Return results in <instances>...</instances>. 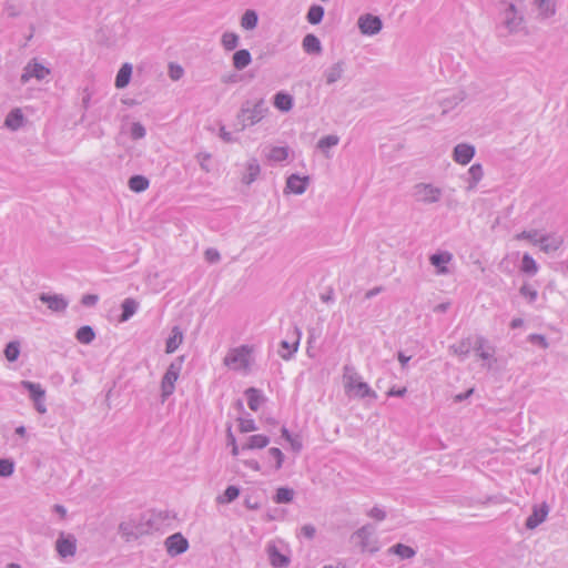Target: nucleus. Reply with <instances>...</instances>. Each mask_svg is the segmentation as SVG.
I'll return each instance as SVG.
<instances>
[{
    "label": "nucleus",
    "mask_w": 568,
    "mask_h": 568,
    "mask_svg": "<svg viewBox=\"0 0 568 568\" xmlns=\"http://www.w3.org/2000/svg\"><path fill=\"white\" fill-rule=\"evenodd\" d=\"M324 8L320 4H313L310 7L306 19L311 24H318L324 17Z\"/></svg>",
    "instance_id": "obj_37"
},
{
    "label": "nucleus",
    "mask_w": 568,
    "mask_h": 568,
    "mask_svg": "<svg viewBox=\"0 0 568 568\" xmlns=\"http://www.w3.org/2000/svg\"><path fill=\"white\" fill-rule=\"evenodd\" d=\"M468 186L467 190L471 191L476 189L477 184L484 176V170L481 164L475 163L468 169Z\"/></svg>",
    "instance_id": "obj_28"
},
{
    "label": "nucleus",
    "mask_w": 568,
    "mask_h": 568,
    "mask_svg": "<svg viewBox=\"0 0 568 568\" xmlns=\"http://www.w3.org/2000/svg\"><path fill=\"white\" fill-rule=\"evenodd\" d=\"M239 428L241 433H250L257 429L254 419L252 418H239Z\"/></svg>",
    "instance_id": "obj_50"
},
{
    "label": "nucleus",
    "mask_w": 568,
    "mask_h": 568,
    "mask_svg": "<svg viewBox=\"0 0 568 568\" xmlns=\"http://www.w3.org/2000/svg\"><path fill=\"white\" fill-rule=\"evenodd\" d=\"M270 562L275 568H286L290 565L287 556L280 552L276 547H270L268 549Z\"/></svg>",
    "instance_id": "obj_27"
},
{
    "label": "nucleus",
    "mask_w": 568,
    "mask_h": 568,
    "mask_svg": "<svg viewBox=\"0 0 568 568\" xmlns=\"http://www.w3.org/2000/svg\"><path fill=\"white\" fill-rule=\"evenodd\" d=\"M226 437H227V445H230L232 447V455L233 456L239 455V446H237L236 439L232 433L231 425L227 427Z\"/></svg>",
    "instance_id": "obj_56"
},
{
    "label": "nucleus",
    "mask_w": 568,
    "mask_h": 568,
    "mask_svg": "<svg viewBox=\"0 0 568 568\" xmlns=\"http://www.w3.org/2000/svg\"><path fill=\"white\" fill-rule=\"evenodd\" d=\"M288 156V149L284 146H274L271 149L268 158L275 162L285 161Z\"/></svg>",
    "instance_id": "obj_46"
},
{
    "label": "nucleus",
    "mask_w": 568,
    "mask_h": 568,
    "mask_svg": "<svg viewBox=\"0 0 568 568\" xmlns=\"http://www.w3.org/2000/svg\"><path fill=\"white\" fill-rule=\"evenodd\" d=\"M239 495L240 488L231 485L224 490L223 495L217 496L216 501L222 505L230 504L234 501L239 497Z\"/></svg>",
    "instance_id": "obj_40"
},
{
    "label": "nucleus",
    "mask_w": 568,
    "mask_h": 568,
    "mask_svg": "<svg viewBox=\"0 0 568 568\" xmlns=\"http://www.w3.org/2000/svg\"><path fill=\"white\" fill-rule=\"evenodd\" d=\"M139 302L134 298H125L121 304L122 313L119 317L120 323L129 321L138 311Z\"/></svg>",
    "instance_id": "obj_19"
},
{
    "label": "nucleus",
    "mask_w": 568,
    "mask_h": 568,
    "mask_svg": "<svg viewBox=\"0 0 568 568\" xmlns=\"http://www.w3.org/2000/svg\"><path fill=\"white\" fill-rule=\"evenodd\" d=\"M564 239L557 234H545L540 236L539 247L544 253H554L560 248Z\"/></svg>",
    "instance_id": "obj_14"
},
{
    "label": "nucleus",
    "mask_w": 568,
    "mask_h": 568,
    "mask_svg": "<svg viewBox=\"0 0 568 568\" xmlns=\"http://www.w3.org/2000/svg\"><path fill=\"white\" fill-rule=\"evenodd\" d=\"M55 550L60 557H72L77 552V538L72 534L61 531L55 541Z\"/></svg>",
    "instance_id": "obj_7"
},
{
    "label": "nucleus",
    "mask_w": 568,
    "mask_h": 568,
    "mask_svg": "<svg viewBox=\"0 0 568 568\" xmlns=\"http://www.w3.org/2000/svg\"><path fill=\"white\" fill-rule=\"evenodd\" d=\"M273 103H274V106L276 109H278L280 111L288 112L293 108L294 100H293V97L291 94H288V93L277 92L274 95Z\"/></svg>",
    "instance_id": "obj_25"
},
{
    "label": "nucleus",
    "mask_w": 568,
    "mask_h": 568,
    "mask_svg": "<svg viewBox=\"0 0 568 568\" xmlns=\"http://www.w3.org/2000/svg\"><path fill=\"white\" fill-rule=\"evenodd\" d=\"M442 189L432 183H417L413 187V195L417 202L423 204L437 203L442 197Z\"/></svg>",
    "instance_id": "obj_4"
},
{
    "label": "nucleus",
    "mask_w": 568,
    "mask_h": 568,
    "mask_svg": "<svg viewBox=\"0 0 568 568\" xmlns=\"http://www.w3.org/2000/svg\"><path fill=\"white\" fill-rule=\"evenodd\" d=\"M132 69L133 68L131 63L126 62L122 64L115 77V88L123 89L130 83Z\"/></svg>",
    "instance_id": "obj_24"
},
{
    "label": "nucleus",
    "mask_w": 568,
    "mask_h": 568,
    "mask_svg": "<svg viewBox=\"0 0 568 568\" xmlns=\"http://www.w3.org/2000/svg\"><path fill=\"white\" fill-rule=\"evenodd\" d=\"M268 455L275 459V469H281L284 463V454L282 450L277 447H272L268 449Z\"/></svg>",
    "instance_id": "obj_51"
},
{
    "label": "nucleus",
    "mask_w": 568,
    "mask_h": 568,
    "mask_svg": "<svg viewBox=\"0 0 568 568\" xmlns=\"http://www.w3.org/2000/svg\"><path fill=\"white\" fill-rule=\"evenodd\" d=\"M39 300L42 303L47 304L48 308H50L53 312H58V313L64 312L69 304L68 301L62 295H59V294L50 295V294L42 293L39 296Z\"/></svg>",
    "instance_id": "obj_13"
},
{
    "label": "nucleus",
    "mask_w": 568,
    "mask_h": 568,
    "mask_svg": "<svg viewBox=\"0 0 568 568\" xmlns=\"http://www.w3.org/2000/svg\"><path fill=\"white\" fill-rule=\"evenodd\" d=\"M267 112L268 108L263 99H258L255 102L246 101L242 104L237 114L241 130L258 123Z\"/></svg>",
    "instance_id": "obj_1"
},
{
    "label": "nucleus",
    "mask_w": 568,
    "mask_h": 568,
    "mask_svg": "<svg viewBox=\"0 0 568 568\" xmlns=\"http://www.w3.org/2000/svg\"><path fill=\"white\" fill-rule=\"evenodd\" d=\"M475 155V148L467 143H459L454 148L453 159L455 162L466 165Z\"/></svg>",
    "instance_id": "obj_12"
},
{
    "label": "nucleus",
    "mask_w": 568,
    "mask_h": 568,
    "mask_svg": "<svg viewBox=\"0 0 568 568\" xmlns=\"http://www.w3.org/2000/svg\"><path fill=\"white\" fill-rule=\"evenodd\" d=\"M245 395L247 397V405H248L250 409L256 412L264 400L260 390H257L254 387H250L248 389H246Z\"/></svg>",
    "instance_id": "obj_33"
},
{
    "label": "nucleus",
    "mask_w": 568,
    "mask_h": 568,
    "mask_svg": "<svg viewBox=\"0 0 568 568\" xmlns=\"http://www.w3.org/2000/svg\"><path fill=\"white\" fill-rule=\"evenodd\" d=\"M345 389L346 392H353L355 396L359 398L373 397L376 398V393L365 382H362L357 373L353 368L344 367Z\"/></svg>",
    "instance_id": "obj_2"
},
{
    "label": "nucleus",
    "mask_w": 568,
    "mask_h": 568,
    "mask_svg": "<svg viewBox=\"0 0 568 568\" xmlns=\"http://www.w3.org/2000/svg\"><path fill=\"white\" fill-rule=\"evenodd\" d=\"M315 532H316V529L313 525L311 524H307V525H304L302 528H301V534L306 537L307 539H312L314 538L315 536Z\"/></svg>",
    "instance_id": "obj_61"
},
{
    "label": "nucleus",
    "mask_w": 568,
    "mask_h": 568,
    "mask_svg": "<svg viewBox=\"0 0 568 568\" xmlns=\"http://www.w3.org/2000/svg\"><path fill=\"white\" fill-rule=\"evenodd\" d=\"M131 136L134 140H139L142 138V124L140 122H134L132 124Z\"/></svg>",
    "instance_id": "obj_63"
},
{
    "label": "nucleus",
    "mask_w": 568,
    "mask_h": 568,
    "mask_svg": "<svg viewBox=\"0 0 568 568\" xmlns=\"http://www.w3.org/2000/svg\"><path fill=\"white\" fill-rule=\"evenodd\" d=\"M258 22V16L254 10H246L241 18V27L245 30H253Z\"/></svg>",
    "instance_id": "obj_36"
},
{
    "label": "nucleus",
    "mask_w": 568,
    "mask_h": 568,
    "mask_svg": "<svg viewBox=\"0 0 568 568\" xmlns=\"http://www.w3.org/2000/svg\"><path fill=\"white\" fill-rule=\"evenodd\" d=\"M184 74V70L181 65L175 63H170L169 65V75L173 81L180 80Z\"/></svg>",
    "instance_id": "obj_53"
},
{
    "label": "nucleus",
    "mask_w": 568,
    "mask_h": 568,
    "mask_svg": "<svg viewBox=\"0 0 568 568\" xmlns=\"http://www.w3.org/2000/svg\"><path fill=\"white\" fill-rule=\"evenodd\" d=\"M179 375L166 369L162 382H161V389H162V397L163 399L168 398L170 395L173 394L175 389V382L178 381Z\"/></svg>",
    "instance_id": "obj_18"
},
{
    "label": "nucleus",
    "mask_w": 568,
    "mask_h": 568,
    "mask_svg": "<svg viewBox=\"0 0 568 568\" xmlns=\"http://www.w3.org/2000/svg\"><path fill=\"white\" fill-rule=\"evenodd\" d=\"M205 260L209 263H217L221 260V255L216 248L210 247L204 253Z\"/></svg>",
    "instance_id": "obj_58"
},
{
    "label": "nucleus",
    "mask_w": 568,
    "mask_h": 568,
    "mask_svg": "<svg viewBox=\"0 0 568 568\" xmlns=\"http://www.w3.org/2000/svg\"><path fill=\"white\" fill-rule=\"evenodd\" d=\"M549 513V507L546 503H542L541 505H535L532 507L531 515L526 519V528L527 529H535L538 527L541 523L545 521L547 518V515Z\"/></svg>",
    "instance_id": "obj_11"
},
{
    "label": "nucleus",
    "mask_w": 568,
    "mask_h": 568,
    "mask_svg": "<svg viewBox=\"0 0 568 568\" xmlns=\"http://www.w3.org/2000/svg\"><path fill=\"white\" fill-rule=\"evenodd\" d=\"M50 74H51V70L49 68H47L43 64H41L40 62H38L37 59H32L23 68V72L21 74L20 81L22 84H26L32 78L41 81Z\"/></svg>",
    "instance_id": "obj_6"
},
{
    "label": "nucleus",
    "mask_w": 568,
    "mask_h": 568,
    "mask_svg": "<svg viewBox=\"0 0 568 568\" xmlns=\"http://www.w3.org/2000/svg\"><path fill=\"white\" fill-rule=\"evenodd\" d=\"M477 356L484 361L491 359L495 354V348L491 346L484 336H477L473 345Z\"/></svg>",
    "instance_id": "obj_15"
},
{
    "label": "nucleus",
    "mask_w": 568,
    "mask_h": 568,
    "mask_svg": "<svg viewBox=\"0 0 568 568\" xmlns=\"http://www.w3.org/2000/svg\"><path fill=\"white\" fill-rule=\"evenodd\" d=\"M164 545L169 556L171 557L182 555L189 549V541L181 532H175L169 536L165 539Z\"/></svg>",
    "instance_id": "obj_9"
},
{
    "label": "nucleus",
    "mask_w": 568,
    "mask_h": 568,
    "mask_svg": "<svg viewBox=\"0 0 568 568\" xmlns=\"http://www.w3.org/2000/svg\"><path fill=\"white\" fill-rule=\"evenodd\" d=\"M75 338L81 344H90L95 338V332L90 325L81 326L77 333Z\"/></svg>",
    "instance_id": "obj_34"
},
{
    "label": "nucleus",
    "mask_w": 568,
    "mask_h": 568,
    "mask_svg": "<svg viewBox=\"0 0 568 568\" xmlns=\"http://www.w3.org/2000/svg\"><path fill=\"white\" fill-rule=\"evenodd\" d=\"M519 293L523 297H525L528 303H534L537 297H538V292L537 290H535L531 285L529 284H524L520 290H519Z\"/></svg>",
    "instance_id": "obj_48"
},
{
    "label": "nucleus",
    "mask_w": 568,
    "mask_h": 568,
    "mask_svg": "<svg viewBox=\"0 0 568 568\" xmlns=\"http://www.w3.org/2000/svg\"><path fill=\"white\" fill-rule=\"evenodd\" d=\"M390 555H396L400 559H410L416 555V551L410 546L404 545V544H396L388 548L387 550Z\"/></svg>",
    "instance_id": "obj_29"
},
{
    "label": "nucleus",
    "mask_w": 568,
    "mask_h": 568,
    "mask_svg": "<svg viewBox=\"0 0 568 568\" xmlns=\"http://www.w3.org/2000/svg\"><path fill=\"white\" fill-rule=\"evenodd\" d=\"M270 438L265 435H252L248 437L247 443L242 446V449H261L268 445Z\"/></svg>",
    "instance_id": "obj_30"
},
{
    "label": "nucleus",
    "mask_w": 568,
    "mask_h": 568,
    "mask_svg": "<svg viewBox=\"0 0 568 568\" xmlns=\"http://www.w3.org/2000/svg\"><path fill=\"white\" fill-rule=\"evenodd\" d=\"M520 270L529 275H534L538 271V265L536 261L530 256L528 253H525L521 258V266Z\"/></svg>",
    "instance_id": "obj_43"
},
{
    "label": "nucleus",
    "mask_w": 568,
    "mask_h": 568,
    "mask_svg": "<svg viewBox=\"0 0 568 568\" xmlns=\"http://www.w3.org/2000/svg\"><path fill=\"white\" fill-rule=\"evenodd\" d=\"M453 255L449 252H439L432 254L429 257L430 264L438 268V273H447L446 264L452 261Z\"/></svg>",
    "instance_id": "obj_23"
},
{
    "label": "nucleus",
    "mask_w": 568,
    "mask_h": 568,
    "mask_svg": "<svg viewBox=\"0 0 568 568\" xmlns=\"http://www.w3.org/2000/svg\"><path fill=\"white\" fill-rule=\"evenodd\" d=\"M23 114L20 109H14L9 112L4 120V125L13 131L22 126Z\"/></svg>",
    "instance_id": "obj_31"
},
{
    "label": "nucleus",
    "mask_w": 568,
    "mask_h": 568,
    "mask_svg": "<svg viewBox=\"0 0 568 568\" xmlns=\"http://www.w3.org/2000/svg\"><path fill=\"white\" fill-rule=\"evenodd\" d=\"M293 335L294 341L292 343H290L288 341H282L280 343L278 354L284 361H290L298 349L302 334L297 326L294 327Z\"/></svg>",
    "instance_id": "obj_10"
},
{
    "label": "nucleus",
    "mask_w": 568,
    "mask_h": 568,
    "mask_svg": "<svg viewBox=\"0 0 568 568\" xmlns=\"http://www.w3.org/2000/svg\"><path fill=\"white\" fill-rule=\"evenodd\" d=\"M252 62V55L247 49H241L234 52L232 57L233 67L236 70H243Z\"/></svg>",
    "instance_id": "obj_21"
},
{
    "label": "nucleus",
    "mask_w": 568,
    "mask_h": 568,
    "mask_svg": "<svg viewBox=\"0 0 568 568\" xmlns=\"http://www.w3.org/2000/svg\"><path fill=\"white\" fill-rule=\"evenodd\" d=\"M374 532L371 525H365L355 531V535L361 539V547L363 550L368 548L369 537Z\"/></svg>",
    "instance_id": "obj_42"
},
{
    "label": "nucleus",
    "mask_w": 568,
    "mask_h": 568,
    "mask_svg": "<svg viewBox=\"0 0 568 568\" xmlns=\"http://www.w3.org/2000/svg\"><path fill=\"white\" fill-rule=\"evenodd\" d=\"M14 463L11 459H0V477H9L13 474Z\"/></svg>",
    "instance_id": "obj_49"
},
{
    "label": "nucleus",
    "mask_w": 568,
    "mask_h": 568,
    "mask_svg": "<svg viewBox=\"0 0 568 568\" xmlns=\"http://www.w3.org/2000/svg\"><path fill=\"white\" fill-rule=\"evenodd\" d=\"M338 142L339 138L337 135L329 134L320 139V141L317 142V149H320L326 156H328L327 150L333 146H336Z\"/></svg>",
    "instance_id": "obj_41"
},
{
    "label": "nucleus",
    "mask_w": 568,
    "mask_h": 568,
    "mask_svg": "<svg viewBox=\"0 0 568 568\" xmlns=\"http://www.w3.org/2000/svg\"><path fill=\"white\" fill-rule=\"evenodd\" d=\"M516 240H527L532 245H539L540 236L538 235L537 230H530V231H523L518 233L516 236Z\"/></svg>",
    "instance_id": "obj_47"
},
{
    "label": "nucleus",
    "mask_w": 568,
    "mask_h": 568,
    "mask_svg": "<svg viewBox=\"0 0 568 568\" xmlns=\"http://www.w3.org/2000/svg\"><path fill=\"white\" fill-rule=\"evenodd\" d=\"M129 186L133 192L140 193L142 192V174L133 175L129 180Z\"/></svg>",
    "instance_id": "obj_55"
},
{
    "label": "nucleus",
    "mask_w": 568,
    "mask_h": 568,
    "mask_svg": "<svg viewBox=\"0 0 568 568\" xmlns=\"http://www.w3.org/2000/svg\"><path fill=\"white\" fill-rule=\"evenodd\" d=\"M120 532L122 534L126 541H131L132 539L138 538V535L133 532L132 525L128 523H122L120 525Z\"/></svg>",
    "instance_id": "obj_52"
},
{
    "label": "nucleus",
    "mask_w": 568,
    "mask_h": 568,
    "mask_svg": "<svg viewBox=\"0 0 568 568\" xmlns=\"http://www.w3.org/2000/svg\"><path fill=\"white\" fill-rule=\"evenodd\" d=\"M466 98L465 92L459 91L452 97L445 98L440 101V105L443 108V114H446L449 110H453L456 105L463 102Z\"/></svg>",
    "instance_id": "obj_32"
},
{
    "label": "nucleus",
    "mask_w": 568,
    "mask_h": 568,
    "mask_svg": "<svg viewBox=\"0 0 568 568\" xmlns=\"http://www.w3.org/2000/svg\"><path fill=\"white\" fill-rule=\"evenodd\" d=\"M528 341L532 344L539 345L541 348L548 347V342L544 335L540 334H530L528 336Z\"/></svg>",
    "instance_id": "obj_57"
},
{
    "label": "nucleus",
    "mask_w": 568,
    "mask_h": 568,
    "mask_svg": "<svg viewBox=\"0 0 568 568\" xmlns=\"http://www.w3.org/2000/svg\"><path fill=\"white\" fill-rule=\"evenodd\" d=\"M536 2L546 16H551L555 13L554 8H550V4L547 0H536Z\"/></svg>",
    "instance_id": "obj_62"
},
{
    "label": "nucleus",
    "mask_w": 568,
    "mask_h": 568,
    "mask_svg": "<svg viewBox=\"0 0 568 568\" xmlns=\"http://www.w3.org/2000/svg\"><path fill=\"white\" fill-rule=\"evenodd\" d=\"M357 26L363 34L375 36L382 30L383 22L379 17L365 13L358 18Z\"/></svg>",
    "instance_id": "obj_8"
},
{
    "label": "nucleus",
    "mask_w": 568,
    "mask_h": 568,
    "mask_svg": "<svg viewBox=\"0 0 568 568\" xmlns=\"http://www.w3.org/2000/svg\"><path fill=\"white\" fill-rule=\"evenodd\" d=\"M345 72V62L338 61L334 63L332 67L327 68L324 72L326 84H333L342 79Z\"/></svg>",
    "instance_id": "obj_17"
},
{
    "label": "nucleus",
    "mask_w": 568,
    "mask_h": 568,
    "mask_svg": "<svg viewBox=\"0 0 568 568\" xmlns=\"http://www.w3.org/2000/svg\"><path fill=\"white\" fill-rule=\"evenodd\" d=\"M240 42V38L236 33L226 31L222 34L221 43L226 51L234 50Z\"/></svg>",
    "instance_id": "obj_39"
},
{
    "label": "nucleus",
    "mask_w": 568,
    "mask_h": 568,
    "mask_svg": "<svg viewBox=\"0 0 568 568\" xmlns=\"http://www.w3.org/2000/svg\"><path fill=\"white\" fill-rule=\"evenodd\" d=\"M98 301H99V296L95 294H85L81 298L82 305L88 306V307L94 306L98 303Z\"/></svg>",
    "instance_id": "obj_60"
},
{
    "label": "nucleus",
    "mask_w": 568,
    "mask_h": 568,
    "mask_svg": "<svg viewBox=\"0 0 568 568\" xmlns=\"http://www.w3.org/2000/svg\"><path fill=\"white\" fill-rule=\"evenodd\" d=\"M44 399H45V397H39V398H36V399L32 400L33 404H34V408L40 414L47 413V407H45V404H44Z\"/></svg>",
    "instance_id": "obj_64"
},
{
    "label": "nucleus",
    "mask_w": 568,
    "mask_h": 568,
    "mask_svg": "<svg viewBox=\"0 0 568 568\" xmlns=\"http://www.w3.org/2000/svg\"><path fill=\"white\" fill-rule=\"evenodd\" d=\"M367 516L377 521H382L386 518L387 515L383 508L375 506L367 513Z\"/></svg>",
    "instance_id": "obj_54"
},
{
    "label": "nucleus",
    "mask_w": 568,
    "mask_h": 568,
    "mask_svg": "<svg viewBox=\"0 0 568 568\" xmlns=\"http://www.w3.org/2000/svg\"><path fill=\"white\" fill-rule=\"evenodd\" d=\"M294 498V490L288 487H280L276 489V494L273 497V500L276 504H288Z\"/></svg>",
    "instance_id": "obj_38"
},
{
    "label": "nucleus",
    "mask_w": 568,
    "mask_h": 568,
    "mask_svg": "<svg viewBox=\"0 0 568 568\" xmlns=\"http://www.w3.org/2000/svg\"><path fill=\"white\" fill-rule=\"evenodd\" d=\"M310 178H301L297 174H291L286 180V190L294 194H303L308 185Z\"/></svg>",
    "instance_id": "obj_16"
},
{
    "label": "nucleus",
    "mask_w": 568,
    "mask_h": 568,
    "mask_svg": "<svg viewBox=\"0 0 568 568\" xmlns=\"http://www.w3.org/2000/svg\"><path fill=\"white\" fill-rule=\"evenodd\" d=\"M261 172L260 163L256 159H251L246 164V171L243 174L242 182L246 185L253 183Z\"/></svg>",
    "instance_id": "obj_22"
},
{
    "label": "nucleus",
    "mask_w": 568,
    "mask_h": 568,
    "mask_svg": "<svg viewBox=\"0 0 568 568\" xmlns=\"http://www.w3.org/2000/svg\"><path fill=\"white\" fill-rule=\"evenodd\" d=\"M251 348L247 345L231 349L224 357V364L232 369H247Z\"/></svg>",
    "instance_id": "obj_3"
},
{
    "label": "nucleus",
    "mask_w": 568,
    "mask_h": 568,
    "mask_svg": "<svg viewBox=\"0 0 568 568\" xmlns=\"http://www.w3.org/2000/svg\"><path fill=\"white\" fill-rule=\"evenodd\" d=\"M21 386L29 392L30 398L33 400L39 397H45V390L39 383L22 381Z\"/></svg>",
    "instance_id": "obj_35"
},
{
    "label": "nucleus",
    "mask_w": 568,
    "mask_h": 568,
    "mask_svg": "<svg viewBox=\"0 0 568 568\" xmlns=\"http://www.w3.org/2000/svg\"><path fill=\"white\" fill-rule=\"evenodd\" d=\"M184 362V356L176 357L168 367L169 371L178 374L180 376L182 366Z\"/></svg>",
    "instance_id": "obj_59"
},
{
    "label": "nucleus",
    "mask_w": 568,
    "mask_h": 568,
    "mask_svg": "<svg viewBox=\"0 0 568 568\" xmlns=\"http://www.w3.org/2000/svg\"><path fill=\"white\" fill-rule=\"evenodd\" d=\"M503 24L509 33H517L524 29V17L514 3H508L503 11Z\"/></svg>",
    "instance_id": "obj_5"
},
{
    "label": "nucleus",
    "mask_w": 568,
    "mask_h": 568,
    "mask_svg": "<svg viewBox=\"0 0 568 568\" xmlns=\"http://www.w3.org/2000/svg\"><path fill=\"white\" fill-rule=\"evenodd\" d=\"M302 47L303 50L308 54H320L322 52L321 41L313 33H308L304 37L302 41Z\"/></svg>",
    "instance_id": "obj_20"
},
{
    "label": "nucleus",
    "mask_w": 568,
    "mask_h": 568,
    "mask_svg": "<svg viewBox=\"0 0 568 568\" xmlns=\"http://www.w3.org/2000/svg\"><path fill=\"white\" fill-rule=\"evenodd\" d=\"M471 347H473V344H471L470 339L466 338V339H463L459 344L453 345L450 347V349L455 354L462 356V358H465L469 354Z\"/></svg>",
    "instance_id": "obj_45"
},
{
    "label": "nucleus",
    "mask_w": 568,
    "mask_h": 568,
    "mask_svg": "<svg viewBox=\"0 0 568 568\" xmlns=\"http://www.w3.org/2000/svg\"><path fill=\"white\" fill-rule=\"evenodd\" d=\"M20 354V344L17 341L10 342L4 348L6 358L9 362H16Z\"/></svg>",
    "instance_id": "obj_44"
},
{
    "label": "nucleus",
    "mask_w": 568,
    "mask_h": 568,
    "mask_svg": "<svg viewBox=\"0 0 568 568\" xmlns=\"http://www.w3.org/2000/svg\"><path fill=\"white\" fill-rule=\"evenodd\" d=\"M182 342L183 333L179 326H174L171 331L169 338L166 339L165 352L168 354L175 352V349L181 345Z\"/></svg>",
    "instance_id": "obj_26"
}]
</instances>
